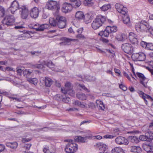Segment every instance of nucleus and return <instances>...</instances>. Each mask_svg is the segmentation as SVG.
<instances>
[{
    "instance_id": "72a5a7b5",
    "label": "nucleus",
    "mask_w": 153,
    "mask_h": 153,
    "mask_svg": "<svg viewBox=\"0 0 153 153\" xmlns=\"http://www.w3.org/2000/svg\"><path fill=\"white\" fill-rule=\"evenodd\" d=\"M77 97L81 100H86V97L84 94H76Z\"/></svg>"
},
{
    "instance_id": "a211bd4d",
    "label": "nucleus",
    "mask_w": 153,
    "mask_h": 153,
    "mask_svg": "<svg viewBox=\"0 0 153 153\" xmlns=\"http://www.w3.org/2000/svg\"><path fill=\"white\" fill-rule=\"evenodd\" d=\"M91 137V136H86L83 137L80 136H76L74 137V140L75 142L85 143L87 139H90Z\"/></svg>"
},
{
    "instance_id": "393cba45",
    "label": "nucleus",
    "mask_w": 153,
    "mask_h": 153,
    "mask_svg": "<svg viewBox=\"0 0 153 153\" xmlns=\"http://www.w3.org/2000/svg\"><path fill=\"white\" fill-rule=\"evenodd\" d=\"M53 81L50 78L45 77V85L46 87H50L52 84Z\"/></svg>"
},
{
    "instance_id": "a878e982",
    "label": "nucleus",
    "mask_w": 153,
    "mask_h": 153,
    "mask_svg": "<svg viewBox=\"0 0 153 153\" xmlns=\"http://www.w3.org/2000/svg\"><path fill=\"white\" fill-rule=\"evenodd\" d=\"M48 26L49 25L48 24H45L40 26L39 25L38 27L36 28H34V29H36V30L37 31H43L45 29L48 28Z\"/></svg>"
},
{
    "instance_id": "e2e57ef3",
    "label": "nucleus",
    "mask_w": 153,
    "mask_h": 153,
    "mask_svg": "<svg viewBox=\"0 0 153 153\" xmlns=\"http://www.w3.org/2000/svg\"><path fill=\"white\" fill-rule=\"evenodd\" d=\"M5 148V146L3 145L0 144V152L3 151L4 150Z\"/></svg>"
},
{
    "instance_id": "cd10ccee",
    "label": "nucleus",
    "mask_w": 153,
    "mask_h": 153,
    "mask_svg": "<svg viewBox=\"0 0 153 153\" xmlns=\"http://www.w3.org/2000/svg\"><path fill=\"white\" fill-rule=\"evenodd\" d=\"M97 105V107H99V109L102 110H104L105 108V105L102 101H101L97 100L96 102Z\"/></svg>"
},
{
    "instance_id": "e433bc0d",
    "label": "nucleus",
    "mask_w": 153,
    "mask_h": 153,
    "mask_svg": "<svg viewBox=\"0 0 153 153\" xmlns=\"http://www.w3.org/2000/svg\"><path fill=\"white\" fill-rule=\"evenodd\" d=\"M74 104L75 105L84 108L85 107V105L84 104L83 102H80L79 101L76 100L74 102Z\"/></svg>"
},
{
    "instance_id": "58836bf2",
    "label": "nucleus",
    "mask_w": 153,
    "mask_h": 153,
    "mask_svg": "<svg viewBox=\"0 0 153 153\" xmlns=\"http://www.w3.org/2000/svg\"><path fill=\"white\" fill-rule=\"evenodd\" d=\"M139 141H146L148 140V135H142L139 137Z\"/></svg>"
},
{
    "instance_id": "dca6fc26",
    "label": "nucleus",
    "mask_w": 153,
    "mask_h": 153,
    "mask_svg": "<svg viewBox=\"0 0 153 153\" xmlns=\"http://www.w3.org/2000/svg\"><path fill=\"white\" fill-rule=\"evenodd\" d=\"M137 35L133 32H130L129 34V39L131 42L133 44H137L138 42Z\"/></svg>"
},
{
    "instance_id": "412c9836",
    "label": "nucleus",
    "mask_w": 153,
    "mask_h": 153,
    "mask_svg": "<svg viewBox=\"0 0 153 153\" xmlns=\"http://www.w3.org/2000/svg\"><path fill=\"white\" fill-rule=\"evenodd\" d=\"M6 146L9 148L15 150L17 147L18 143L16 142H9L6 143Z\"/></svg>"
},
{
    "instance_id": "c9c22d12",
    "label": "nucleus",
    "mask_w": 153,
    "mask_h": 153,
    "mask_svg": "<svg viewBox=\"0 0 153 153\" xmlns=\"http://www.w3.org/2000/svg\"><path fill=\"white\" fill-rule=\"evenodd\" d=\"M66 22H57V25L60 28H63L65 27Z\"/></svg>"
},
{
    "instance_id": "37998d69",
    "label": "nucleus",
    "mask_w": 153,
    "mask_h": 153,
    "mask_svg": "<svg viewBox=\"0 0 153 153\" xmlns=\"http://www.w3.org/2000/svg\"><path fill=\"white\" fill-rule=\"evenodd\" d=\"M111 8V6L109 4H106L103 5L101 8V10L103 11H105L108 10Z\"/></svg>"
},
{
    "instance_id": "7ed1b4c3",
    "label": "nucleus",
    "mask_w": 153,
    "mask_h": 153,
    "mask_svg": "<svg viewBox=\"0 0 153 153\" xmlns=\"http://www.w3.org/2000/svg\"><path fill=\"white\" fill-rule=\"evenodd\" d=\"M136 30L137 32H148L150 30L151 25L148 22L142 20L140 23H136L135 25Z\"/></svg>"
},
{
    "instance_id": "c03bdc74",
    "label": "nucleus",
    "mask_w": 153,
    "mask_h": 153,
    "mask_svg": "<svg viewBox=\"0 0 153 153\" xmlns=\"http://www.w3.org/2000/svg\"><path fill=\"white\" fill-rule=\"evenodd\" d=\"M32 73V72L29 70H25L23 72L24 76L26 77L28 76Z\"/></svg>"
},
{
    "instance_id": "0eeeda50",
    "label": "nucleus",
    "mask_w": 153,
    "mask_h": 153,
    "mask_svg": "<svg viewBox=\"0 0 153 153\" xmlns=\"http://www.w3.org/2000/svg\"><path fill=\"white\" fill-rule=\"evenodd\" d=\"M122 49L125 53L129 54H131L133 51V48L131 44L125 43L122 45Z\"/></svg>"
},
{
    "instance_id": "9b49d317",
    "label": "nucleus",
    "mask_w": 153,
    "mask_h": 153,
    "mask_svg": "<svg viewBox=\"0 0 153 153\" xmlns=\"http://www.w3.org/2000/svg\"><path fill=\"white\" fill-rule=\"evenodd\" d=\"M115 7L118 12L122 14H125L126 13V12H127L126 8L124 7L120 4H116L115 5Z\"/></svg>"
},
{
    "instance_id": "338daca9",
    "label": "nucleus",
    "mask_w": 153,
    "mask_h": 153,
    "mask_svg": "<svg viewBox=\"0 0 153 153\" xmlns=\"http://www.w3.org/2000/svg\"><path fill=\"white\" fill-rule=\"evenodd\" d=\"M149 128L150 130H152V132H153V122H152L150 124Z\"/></svg>"
},
{
    "instance_id": "13d9d810",
    "label": "nucleus",
    "mask_w": 153,
    "mask_h": 153,
    "mask_svg": "<svg viewBox=\"0 0 153 153\" xmlns=\"http://www.w3.org/2000/svg\"><path fill=\"white\" fill-rule=\"evenodd\" d=\"M142 130L143 131H147V130H150L149 128V126L148 127L146 125H145L143 126L142 128Z\"/></svg>"
},
{
    "instance_id": "49530a36",
    "label": "nucleus",
    "mask_w": 153,
    "mask_h": 153,
    "mask_svg": "<svg viewBox=\"0 0 153 153\" xmlns=\"http://www.w3.org/2000/svg\"><path fill=\"white\" fill-rule=\"evenodd\" d=\"M146 134L148 135V139L153 140V133L152 131H149Z\"/></svg>"
},
{
    "instance_id": "680f3d73",
    "label": "nucleus",
    "mask_w": 153,
    "mask_h": 153,
    "mask_svg": "<svg viewBox=\"0 0 153 153\" xmlns=\"http://www.w3.org/2000/svg\"><path fill=\"white\" fill-rule=\"evenodd\" d=\"M31 145V144H25L24 147L26 149L28 150L30 149Z\"/></svg>"
},
{
    "instance_id": "f257e3e1",
    "label": "nucleus",
    "mask_w": 153,
    "mask_h": 153,
    "mask_svg": "<svg viewBox=\"0 0 153 153\" xmlns=\"http://www.w3.org/2000/svg\"><path fill=\"white\" fill-rule=\"evenodd\" d=\"M64 141L68 142L65 149L66 153H74L77 150L78 145L74 141L71 139H67L65 140Z\"/></svg>"
},
{
    "instance_id": "aec40b11",
    "label": "nucleus",
    "mask_w": 153,
    "mask_h": 153,
    "mask_svg": "<svg viewBox=\"0 0 153 153\" xmlns=\"http://www.w3.org/2000/svg\"><path fill=\"white\" fill-rule=\"evenodd\" d=\"M97 148L99 150L105 151L107 149V146L105 144L102 143H98L96 144Z\"/></svg>"
},
{
    "instance_id": "20e7f679",
    "label": "nucleus",
    "mask_w": 153,
    "mask_h": 153,
    "mask_svg": "<svg viewBox=\"0 0 153 153\" xmlns=\"http://www.w3.org/2000/svg\"><path fill=\"white\" fill-rule=\"evenodd\" d=\"M45 7L49 10L55 11L58 13L60 9L59 3L56 1L53 0L49 1L46 3Z\"/></svg>"
},
{
    "instance_id": "f704fd0d",
    "label": "nucleus",
    "mask_w": 153,
    "mask_h": 153,
    "mask_svg": "<svg viewBox=\"0 0 153 153\" xmlns=\"http://www.w3.org/2000/svg\"><path fill=\"white\" fill-rule=\"evenodd\" d=\"M108 29L110 32V33H113L116 32L117 30V27L116 26L110 27L108 26L107 27Z\"/></svg>"
},
{
    "instance_id": "5701e85b",
    "label": "nucleus",
    "mask_w": 153,
    "mask_h": 153,
    "mask_svg": "<svg viewBox=\"0 0 153 153\" xmlns=\"http://www.w3.org/2000/svg\"><path fill=\"white\" fill-rule=\"evenodd\" d=\"M126 37L125 34L120 33L117 34L115 36V39L118 41H123L125 39Z\"/></svg>"
},
{
    "instance_id": "f8f14e48",
    "label": "nucleus",
    "mask_w": 153,
    "mask_h": 153,
    "mask_svg": "<svg viewBox=\"0 0 153 153\" xmlns=\"http://www.w3.org/2000/svg\"><path fill=\"white\" fill-rule=\"evenodd\" d=\"M19 8V5L18 1H14L12 3L10 7H9V10H10L12 13L14 12Z\"/></svg>"
},
{
    "instance_id": "a19ab883",
    "label": "nucleus",
    "mask_w": 153,
    "mask_h": 153,
    "mask_svg": "<svg viewBox=\"0 0 153 153\" xmlns=\"http://www.w3.org/2000/svg\"><path fill=\"white\" fill-rule=\"evenodd\" d=\"M44 62V65H47L48 67L50 68H53L54 66L53 63L50 61L47 62Z\"/></svg>"
},
{
    "instance_id": "4be33fe9",
    "label": "nucleus",
    "mask_w": 153,
    "mask_h": 153,
    "mask_svg": "<svg viewBox=\"0 0 153 153\" xmlns=\"http://www.w3.org/2000/svg\"><path fill=\"white\" fill-rule=\"evenodd\" d=\"M127 13L126 12L125 14H122L123 15L122 16L123 22L124 24L126 25L130 23V18Z\"/></svg>"
},
{
    "instance_id": "9d476101",
    "label": "nucleus",
    "mask_w": 153,
    "mask_h": 153,
    "mask_svg": "<svg viewBox=\"0 0 153 153\" xmlns=\"http://www.w3.org/2000/svg\"><path fill=\"white\" fill-rule=\"evenodd\" d=\"M115 142L119 145L124 144L127 145L128 142L127 139L121 136L117 137L115 140Z\"/></svg>"
},
{
    "instance_id": "8fccbe9b",
    "label": "nucleus",
    "mask_w": 153,
    "mask_h": 153,
    "mask_svg": "<svg viewBox=\"0 0 153 153\" xmlns=\"http://www.w3.org/2000/svg\"><path fill=\"white\" fill-rule=\"evenodd\" d=\"M43 152L44 153H51L49 150L48 146H45L43 148Z\"/></svg>"
},
{
    "instance_id": "2f4dec72",
    "label": "nucleus",
    "mask_w": 153,
    "mask_h": 153,
    "mask_svg": "<svg viewBox=\"0 0 153 153\" xmlns=\"http://www.w3.org/2000/svg\"><path fill=\"white\" fill-rule=\"evenodd\" d=\"M129 138L132 143H137L140 141L139 138L136 136H131L129 137Z\"/></svg>"
},
{
    "instance_id": "6e6d98bb",
    "label": "nucleus",
    "mask_w": 153,
    "mask_h": 153,
    "mask_svg": "<svg viewBox=\"0 0 153 153\" xmlns=\"http://www.w3.org/2000/svg\"><path fill=\"white\" fill-rule=\"evenodd\" d=\"M63 40H64L65 42H69L71 41L76 40V39H68L66 38H64Z\"/></svg>"
},
{
    "instance_id": "bf43d9fd",
    "label": "nucleus",
    "mask_w": 153,
    "mask_h": 153,
    "mask_svg": "<svg viewBox=\"0 0 153 153\" xmlns=\"http://www.w3.org/2000/svg\"><path fill=\"white\" fill-rule=\"evenodd\" d=\"M119 87L120 89L124 91L127 89V87L122 84L119 85Z\"/></svg>"
},
{
    "instance_id": "774afa93",
    "label": "nucleus",
    "mask_w": 153,
    "mask_h": 153,
    "mask_svg": "<svg viewBox=\"0 0 153 153\" xmlns=\"http://www.w3.org/2000/svg\"><path fill=\"white\" fill-rule=\"evenodd\" d=\"M150 32V34L153 35V28L151 26L150 29L148 30V31Z\"/></svg>"
},
{
    "instance_id": "0e129e2a",
    "label": "nucleus",
    "mask_w": 153,
    "mask_h": 153,
    "mask_svg": "<svg viewBox=\"0 0 153 153\" xmlns=\"http://www.w3.org/2000/svg\"><path fill=\"white\" fill-rule=\"evenodd\" d=\"M123 75L126 76L130 81H131V79L128 75L126 72H123Z\"/></svg>"
},
{
    "instance_id": "4468645a",
    "label": "nucleus",
    "mask_w": 153,
    "mask_h": 153,
    "mask_svg": "<svg viewBox=\"0 0 153 153\" xmlns=\"http://www.w3.org/2000/svg\"><path fill=\"white\" fill-rule=\"evenodd\" d=\"M61 91L64 94H69L70 93V91H72L73 93V91L71 89V84L69 82L66 83L64 88H61ZM74 93H72V95H73Z\"/></svg>"
},
{
    "instance_id": "69168bd1",
    "label": "nucleus",
    "mask_w": 153,
    "mask_h": 153,
    "mask_svg": "<svg viewBox=\"0 0 153 153\" xmlns=\"http://www.w3.org/2000/svg\"><path fill=\"white\" fill-rule=\"evenodd\" d=\"M100 40L101 41L104 43H108L109 41L108 39L102 37L100 39Z\"/></svg>"
},
{
    "instance_id": "b1692460",
    "label": "nucleus",
    "mask_w": 153,
    "mask_h": 153,
    "mask_svg": "<svg viewBox=\"0 0 153 153\" xmlns=\"http://www.w3.org/2000/svg\"><path fill=\"white\" fill-rule=\"evenodd\" d=\"M85 15L82 12L80 11L77 12L75 14V18L79 20H82L84 18Z\"/></svg>"
},
{
    "instance_id": "f3484780",
    "label": "nucleus",
    "mask_w": 153,
    "mask_h": 153,
    "mask_svg": "<svg viewBox=\"0 0 153 153\" xmlns=\"http://www.w3.org/2000/svg\"><path fill=\"white\" fill-rule=\"evenodd\" d=\"M21 12V17L23 19H26L27 18L28 14V10L27 9L25 6H22L20 8Z\"/></svg>"
},
{
    "instance_id": "c756f323",
    "label": "nucleus",
    "mask_w": 153,
    "mask_h": 153,
    "mask_svg": "<svg viewBox=\"0 0 153 153\" xmlns=\"http://www.w3.org/2000/svg\"><path fill=\"white\" fill-rule=\"evenodd\" d=\"M85 79L87 81L94 82L96 80V78L94 76L87 75L85 76Z\"/></svg>"
},
{
    "instance_id": "3c124183",
    "label": "nucleus",
    "mask_w": 153,
    "mask_h": 153,
    "mask_svg": "<svg viewBox=\"0 0 153 153\" xmlns=\"http://www.w3.org/2000/svg\"><path fill=\"white\" fill-rule=\"evenodd\" d=\"M26 37V34H23L21 35L18 36L17 39L19 40H25Z\"/></svg>"
},
{
    "instance_id": "6e6552de",
    "label": "nucleus",
    "mask_w": 153,
    "mask_h": 153,
    "mask_svg": "<svg viewBox=\"0 0 153 153\" xmlns=\"http://www.w3.org/2000/svg\"><path fill=\"white\" fill-rule=\"evenodd\" d=\"M136 77H138L140 80V83L143 85V86L145 88H147L148 87V85L147 83L148 81V79H146L144 76V75L142 73H137Z\"/></svg>"
},
{
    "instance_id": "603ef678",
    "label": "nucleus",
    "mask_w": 153,
    "mask_h": 153,
    "mask_svg": "<svg viewBox=\"0 0 153 153\" xmlns=\"http://www.w3.org/2000/svg\"><path fill=\"white\" fill-rule=\"evenodd\" d=\"M76 37L80 39H85V37L81 33L77 34L76 36Z\"/></svg>"
},
{
    "instance_id": "a18cd8bd",
    "label": "nucleus",
    "mask_w": 153,
    "mask_h": 153,
    "mask_svg": "<svg viewBox=\"0 0 153 153\" xmlns=\"http://www.w3.org/2000/svg\"><path fill=\"white\" fill-rule=\"evenodd\" d=\"M29 82L31 83L34 84V85H37V79L36 78H33L30 79L29 80Z\"/></svg>"
},
{
    "instance_id": "ddd939ff",
    "label": "nucleus",
    "mask_w": 153,
    "mask_h": 153,
    "mask_svg": "<svg viewBox=\"0 0 153 153\" xmlns=\"http://www.w3.org/2000/svg\"><path fill=\"white\" fill-rule=\"evenodd\" d=\"M39 13V9L36 7H34L30 10V15L31 18L35 19L38 16Z\"/></svg>"
},
{
    "instance_id": "2eb2a0df",
    "label": "nucleus",
    "mask_w": 153,
    "mask_h": 153,
    "mask_svg": "<svg viewBox=\"0 0 153 153\" xmlns=\"http://www.w3.org/2000/svg\"><path fill=\"white\" fill-rule=\"evenodd\" d=\"M138 93L140 94V96L144 99L145 103L146 105L148 103V100L152 101H153V99L151 97L144 94L142 91H139Z\"/></svg>"
},
{
    "instance_id": "1a4fd4ad",
    "label": "nucleus",
    "mask_w": 153,
    "mask_h": 153,
    "mask_svg": "<svg viewBox=\"0 0 153 153\" xmlns=\"http://www.w3.org/2000/svg\"><path fill=\"white\" fill-rule=\"evenodd\" d=\"M72 8L71 4L65 2L62 4L61 10L63 12L66 13L70 12L72 10Z\"/></svg>"
},
{
    "instance_id": "c85d7f7f",
    "label": "nucleus",
    "mask_w": 153,
    "mask_h": 153,
    "mask_svg": "<svg viewBox=\"0 0 153 153\" xmlns=\"http://www.w3.org/2000/svg\"><path fill=\"white\" fill-rule=\"evenodd\" d=\"M107 29L108 28L107 27H106L105 29L103 31L100 32V33H99V35H101L100 34H101L102 36L106 37H108L110 33V32H109V31Z\"/></svg>"
},
{
    "instance_id": "423d86ee",
    "label": "nucleus",
    "mask_w": 153,
    "mask_h": 153,
    "mask_svg": "<svg viewBox=\"0 0 153 153\" xmlns=\"http://www.w3.org/2000/svg\"><path fill=\"white\" fill-rule=\"evenodd\" d=\"M134 61H143L146 59L145 54L142 52L133 54L131 56Z\"/></svg>"
},
{
    "instance_id": "864d4df0",
    "label": "nucleus",
    "mask_w": 153,
    "mask_h": 153,
    "mask_svg": "<svg viewBox=\"0 0 153 153\" xmlns=\"http://www.w3.org/2000/svg\"><path fill=\"white\" fill-rule=\"evenodd\" d=\"M148 45V43L147 42L142 41L140 42V45L143 48H145L146 49L147 46Z\"/></svg>"
},
{
    "instance_id": "09e8293b",
    "label": "nucleus",
    "mask_w": 153,
    "mask_h": 153,
    "mask_svg": "<svg viewBox=\"0 0 153 153\" xmlns=\"http://www.w3.org/2000/svg\"><path fill=\"white\" fill-rule=\"evenodd\" d=\"M146 49L153 51V44L151 43H148Z\"/></svg>"
},
{
    "instance_id": "ea45409f",
    "label": "nucleus",
    "mask_w": 153,
    "mask_h": 153,
    "mask_svg": "<svg viewBox=\"0 0 153 153\" xmlns=\"http://www.w3.org/2000/svg\"><path fill=\"white\" fill-rule=\"evenodd\" d=\"M50 24L53 26H56L57 24V22L56 20H55L54 18H51L49 20Z\"/></svg>"
},
{
    "instance_id": "4c0bfd02",
    "label": "nucleus",
    "mask_w": 153,
    "mask_h": 153,
    "mask_svg": "<svg viewBox=\"0 0 153 153\" xmlns=\"http://www.w3.org/2000/svg\"><path fill=\"white\" fill-rule=\"evenodd\" d=\"M56 96L57 97H59V98L62 99V101L65 102H67L69 101V100H70V98L68 97H64L62 95L59 94L57 95Z\"/></svg>"
},
{
    "instance_id": "4d7b16f0",
    "label": "nucleus",
    "mask_w": 153,
    "mask_h": 153,
    "mask_svg": "<svg viewBox=\"0 0 153 153\" xmlns=\"http://www.w3.org/2000/svg\"><path fill=\"white\" fill-rule=\"evenodd\" d=\"M41 53V51H32L30 52V53L32 55H35L38 56V54L40 53Z\"/></svg>"
},
{
    "instance_id": "bb28decb",
    "label": "nucleus",
    "mask_w": 153,
    "mask_h": 153,
    "mask_svg": "<svg viewBox=\"0 0 153 153\" xmlns=\"http://www.w3.org/2000/svg\"><path fill=\"white\" fill-rule=\"evenodd\" d=\"M112 153H125L123 150L120 147H116L111 150Z\"/></svg>"
},
{
    "instance_id": "39448f33",
    "label": "nucleus",
    "mask_w": 153,
    "mask_h": 153,
    "mask_svg": "<svg viewBox=\"0 0 153 153\" xmlns=\"http://www.w3.org/2000/svg\"><path fill=\"white\" fill-rule=\"evenodd\" d=\"M15 22V19L13 16H6L2 20L1 22L4 25L7 26L12 25Z\"/></svg>"
},
{
    "instance_id": "de8ad7c7",
    "label": "nucleus",
    "mask_w": 153,
    "mask_h": 153,
    "mask_svg": "<svg viewBox=\"0 0 153 153\" xmlns=\"http://www.w3.org/2000/svg\"><path fill=\"white\" fill-rule=\"evenodd\" d=\"M5 11L4 8L0 6V18L4 16Z\"/></svg>"
},
{
    "instance_id": "052dcab7",
    "label": "nucleus",
    "mask_w": 153,
    "mask_h": 153,
    "mask_svg": "<svg viewBox=\"0 0 153 153\" xmlns=\"http://www.w3.org/2000/svg\"><path fill=\"white\" fill-rule=\"evenodd\" d=\"M79 86L80 87H81L82 88L83 90L86 91L87 92H89V90L85 87L84 85L83 84L79 85Z\"/></svg>"
},
{
    "instance_id": "5fc2aeb1",
    "label": "nucleus",
    "mask_w": 153,
    "mask_h": 153,
    "mask_svg": "<svg viewBox=\"0 0 153 153\" xmlns=\"http://www.w3.org/2000/svg\"><path fill=\"white\" fill-rule=\"evenodd\" d=\"M31 140V138H23L22 139V142L23 143H25L28 142L30 141Z\"/></svg>"
},
{
    "instance_id": "6ab92c4d",
    "label": "nucleus",
    "mask_w": 153,
    "mask_h": 153,
    "mask_svg": "<svg viewBox=\"0 0 153 153\" xmlns=\"http://www.w3.org/2000/svg\"><path fill=\"white\" fill-rule=\"evenodd\" d=\"M59 12L58 13H55L54 15L56 16V20L57 22H66L67 20L66 18L65 17L63 16L58 14Z\"/></svg>"
},
{
    "instance_id": "7c9ffc66",
    "label": "nucleus",
    "mask_w": 153,
    "mask_h": 153,
    "mask_svg": "<svg viewBox=\"0 0 153 153\" xmlns=\"http://www.w3.org/2000/svg\"><path fill=\"white\" fill-rule=\"evenodd\" d=\"M81 4V3L80 0H76L73 2L71 4L72 7L76 8L79 7Z\"/></svg>"
},
{
    "instance_id": "473e14b6",
    "label": "nucleus",
    "mask_w": 153,
    "mask_h": 153,
    "mask_svg": "<svg viewBox=\"0 0 153 153\" xmlns=\"http://www.w3.org/2000/svg\"><path fill=\"white\" fill-rule=\"evenodd\" d=\"M141 149L139 146H133L130 147V151L132 152H137L140 150Z\"/></svg>"
},
{
    "instance_id": "79ce46f5",
    "label": "nucleus",
    "mask_w": 153,
    "mask_h": 153,
    "mask_svg": "<svg viewBox=\"0 0 153 153\" xmlns=\"http://www.w3.org/2000/svg\"><path fill=\"white\" fill-rule=\"evenodd\" d=\"M90 16L89 15H86L84 16V18L83 19L85 23L88 24L90 22Z\"/></svg>"
},
{
    "instance_id": "f03ea898",
    "label": "nucleus",
    "mask_w": 153,
    "mask_h": 153,
    "mask_svg": "<svg viewBox=\"0 0 153 153\" xmlns=\"http://www.w3.org/2000/svg\"><path fill=\"white\" fill-rule=\"evenodd\" d=\"M106 21L105 16L99 15L94 19L91 24V27L94 30H97Z\"/></svg>"
}]
</instances>
